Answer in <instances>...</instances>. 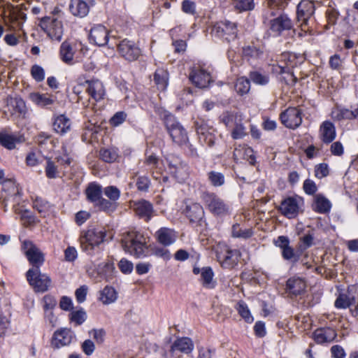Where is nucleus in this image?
<instances>
[{
    "instance_id": "603ef678",
    "label": "nucleus",
    "mask_w": 358,
    "mask_h": 358,
    "mask_svg": "<svg viewBox=\"0 0 358 358\" xmlns=\"http://www.w3.org/2000/svg\"><path fill=\"white\" fill-rule=\"evenodd\" d=\"M236 310L246 322L252 323L253 322V317L245 303L239 301L237 304Z\"/></svg>"
},
{
    "instance_id": "bf43d9fd",
    "label": "nucleus",
    "mask_w": 358,
    "mask_h": 358,
    "mask_svg": "<svg viewBox=\"0 0 358 358\" xmlns=\"http://www.w3.org/2000/svg\"><path fill=\"white\" fill-rule=\"evenodd\" d=\"M234 7L241 10H249L254 8L253 0H234Z\"/></svg>"
},
{
    "instance_id": "052dcab7",
    "label": "nucleus",
    "mask_w": 358,
    "mask_h": 358,
    "mask_svg": "<svg viewBox=\"0 0 358 358\" xmlns=\"http://www.w3.org/2000/svg\"><path fill=\"white\" fill-rule=\"evenodd\" d=\"M86 319V313L83 310L73 311L71 313L70 320L75 322L76 325H80Z\"/></svg>"
},
{
    "instance_id": "5fc2aeb1",
    "label": "nucleus",
    "mask_w": 358,
    "mask_h": 358,
    "mask_svg": "<svg viewBox=\"0 0 358 358\" xmlns=\"http://www.w3.org/2000/svg\"><path fill=\"white\" fill-rule=\"evenodd\" d=\"M103 194L109 200L117 203V201L120 197V190L115 186L110 185L106 187L103 190Z\"/></svg>"
},
{
    "instance_id": "f03ea898",
    "label": "nucleus",
    "mask_w": 358,
    "mask_h": 358,
    "mask_svg": "<svg viewBox=\"0 0 358 358\" xmlns=\"http://www.w3.org/2000/svg\"><path fill=\"white\" fill-rule=\"evenodd\" d=\"M164 122L173 143L180 147L187 144L188 141L187 133L174 115L171 113H166L164 116Z\"/></svg>"
},
{
    "instance_id": "774afa93",
    "label": "nucleus",
    "mask_w": 358,
    "mask_h": 358,
    "mask_svg": "<svg viewBox=\"0 0 358 358\" xmlns=\"http://www.w3.org/2000/svg\"><path fill=\"white\" fill-rule=\"evenodd\" d=\"M303 188L304 192L309 195L314 194L317 190L315 182L310 179H306L304 181Z\"/></svg>"
},
{
    "instance_id": "4468645a",
    "label": "nucleus",
    "mask_w": 358,
    "mask_h": 358,
    "mask_svg": "<svg viewBox=\"0 0 358 358\" xmlns=\"http://www.w3.org/2000/svg\"><path fill=\"white\" fill-rule=\"evenodd\" d=\"M120 55L129 62L136 60L141 54V49L131 41L124 39L115 44Z\"/></svg>"
},
{
    "instance_id": "9b49d317",
    "label": "nucleus",
    "mask_w": 358,
    "mask_h": 358,
    "mask_svg": "<svg viewBox=\"0 0 358 358\" xmlns=\"http://www.w3.org/2000/svg\"><path fill=\"white\" fill-rule=\"evenodd\" d=\"M201 199L209 210L216 215H222L228 212V206L217 195L214 193L203 192Z\"/></svg>"
},
{
    "instance_id": "72a5a7b5",
    "label": "nucleus",
    "mask_w": 358,
    "mask_h": 358,
    "mask_svg": "<svg viewBox=\"0 0 358 358\" xmlns=\"http://www.w3.org/2000/svg\"><path fill=\"white\" fill-rule=\"evenodd\" d=\"M330 201L321 194L315 196L313 209L319 213H326L330 210Z\"/></svg>"
},
{
    "instance_id": "20e7f679",
    "label": "nucleus",
    "mask_w": 358,
    "mask_h": 358,
    "mask_svg": "<svg viewBox=\"0 0 358 358\" xmlns=\"http://www.w3.org/2000/svg\"><path fill=\"white\" fill-rule=\"evenodd\" d=\"M106 234L105 231L92 228L81 233L80 243L83 250L88 254H92L95 247L104 241Z\"/></svg>"
},
{
    "instance_id": "37998d69",
    "label": "nucleus",
    "mask_w": 358,
    "mask_h": 358,
    "mask_svg": "<svg viewBox=\"0 0 358 358\" xmlns=\"http://www.w3.org/2000/svg\"><path fill=\"white\" fill-rule=\"evenodd\" d=\"M235 90L240 95H244L250 90V80L246 77L238 78L235 83Z\"/></svg>"
},
{
    "instance_id": "bb28decb",
    "label": "nucleus",
    "mask_w": 358,
    "mask_h": 358,
    "mask_svg": "<svg viewBox=\"0 0 358 358\" xmlns=\"http://www.w3.org/2000/svg\"><path fill=\"white\" fill-rule=\"evenodd\" d=\"M334 124L330 121H324L320 127V137L325 144L331 143L336 138Z\"/></svg>"
},
{
    "instance_id": "f8f14e48",
    "label": "nucleus",
    "mask_w": 358,
    "mask_h": 358,
    "mask_svg": "<svg viewBox=\"0 0 358 358\" xmlns=\"http://www.w3.org/2000/svg\"><path fill=\"white\" fill-rule=\"evenodd\" d=\"M275 246L281 250L282 258L293 264L299 262L301 252V251H295L294 249L290 246L289 240L287 236H280L276 240L274 241Z\"/></svg>"
},
{
    "instance_id": "dca6fc26",
    "label": "nucleus",
    "mask_w": 358,
    "mask_h": 358,
    "mask_svg": "<svg viewBox=\"0 0 358 358\" xmlns=\"http://www.w3.org/2000/svg\"><path fill=\"white\" fill-rule=\"evenodd\" d=\"M357 296H358V286H349L346 294H339L335 301V306L337 308H347L355 305Z\"/></svg>"
},
{
    "instance_id": "cd10ccee",
    "label": "nucleus",
    "mask_w": 358,
    "mask_h": 358,
    "mask_svg": "<svg viewBox=\"0 0 358 358\" xmlns=\"http://www.w3.org/2000/svg\"><path fill=\"white\" fill-rule=\"evenodd\" d=\"M71 120L64 115H59L55 117L52 127L54 131L60 134L64 135L71 130Z\"/></svg>"
},
{
    "instance_id": "1a4fd4ad",
    "label": "nucleus",
    "mask_w": 358,
    "mask_h": 358,
    "mask_svg": "<svg viewBox=\"0 0 358 358\" xmlns=\"http://www.w3.org/2000/svg\"><path fill=\"white\" fill-rule=\"evenodd\" d=\"M22 250L24 252L31 268L39 269L45 262L43 253L31 241L24 240L22 244Z\"/></svg>"
},
{
    "instance_id": "680f3d73",
    "label": "nucleus",
    "mask_w": 358,
    "mask_h": 358,
    "mask_svg": "<svg viewBox=\"0 0 358 358\" xmlns=\"http://www.w3.org/2000/svg\"><path fill=\"white\" fill-rule=\"evenodd\" d=\"M31 74L32 77L38 82H41L44 80L45 72L43 69L38 65H34L31 69Z\"/></svg>"
},
{
    "instance_id": "473e14b6",
    "label": "nucleus",
    "mask_w": 358,
    "mask_h": 358,
    "mask_svg": "<svg viewBox=\"0 0 358 358\" xmlns=\"http://www.w3.org/2000/svg\"><path fill=\"white\" fill-rule=\"evenodd\" d=\"M29 96L32 102L41 107L52 105L55 102V97L48 94L33 92L29 94Z\"/></svg>"
},
{
    "instance_id": "393cba45",
    "label": "nucleus",
    "mask_w": 358,
    "mask_h": 358,
    "mask_svg": "<svg viewBox=\"0 0 358 358\" xmlns=\"http://www.w3.org/2000/svg\"><path fill=\"white\" fill-rule=\"evenodd\" d=\"M194 349V344L192 340L187 337L177 338L171 346L170 352L173 356L177 352L189 354Z\"/></svg>"
},
{
    "instance_id": "0eeeda50",
    "label": "nucleus",
    "mask_w": 358,
    "mask_h": 358,
    "mask_svg": "<svg viewBox=\"0 0 358 358\" xmlns=\"http://www.w3.org/2000/svg\"><path fill=\"white\" fill-rule=\"evenodd\" d=\"M303 200L300 196H288L284 199L278 210L288 219L296 218L302 212Z\"/></svg>"
},
{
    "instance_id": "412c9836",
    "label": "nucleus",
    "mask_w": 358,
    "mask_h": 358,
    "mask_svg": "<svg viewBox=\"0 0 358 358\" xmlns=\"http://www.w3.org/2000/svg\"><path fill=\"white\" fill-rule=\"evenodd\" d=\"M292 27L291 19L285 14H281L270 22L271 30L278 35L283 31L291 29Z\"/></svg>"
},
{
    "instance_id": "5701e85b",
    "label": "nucleus",
    "mask_w": 358,
    "mask_h": 358,
    "mask_svg": "<svg viewBox=\"0 0 358 358\" xmlns=\"http://www.w3.org/2000/svg\"><path fill=\"white\" fill-rule=\"evenodd\" d=\"M155 236L157 242L164 247L172 245L177 238L176 232L173 229L167 227L160 228L156 231Z\"/></svg>"
},
{
    "instance_id": "de8ad7c7",
    "label": "nucleus",
    "mask_w": 358,
    "mask_h": 358,
    "mask_svg": "<svg viewBox=\"0 0 358 358\" xmlns=\"http://www.w3.org/2000/svg\"><path fill=\"white\" fill-rule=\"evenodd\" d=\"M231 130V137L234 139H241L245 137L247 134V129L240 118L238 121L234 124Z\"/></svg>"
},
{
    "instance_id": "79ce46f5",
    "label": "nucleus",
    "mask_w": 358,
    "mask_h": 358,
    "mask_svg": "<svg viewBox=\"0 0 358 358\" xmlns=\"http://www.w3.org/2000/svg\"><path fill=\"white\" fill-rule=\"evenodd\" d=\"M154 81L158 88L164 90L168 84V72L164 69H157L154 74Z\"/></svg>"
},
{
    "instance_id": "e2e57ef3",
    "label": "nucleus",
    "mask_w": 358,
    "mask_h": 358,
    "mask_svg": "<svg viewBox=\"0 0 358 358\" xmlns=\"http://www.w3.org/2000/svg\"><path fill=\"white\" fill-rule=\"evenodd\" d=\"M329 175V166L325 163L317 165L315 168V176L317 178H322Z\"/></svg>"
},
{
    "instance_id": "f3484780",
    "label": "nucleus",
    "mask_w": 358,
    "mask_h": 358,
    "mask_svg": "<svg viewBox=\"0 0 358 358\" xmlns=\"http://www.w3.org/2000/svg\"><path fill=\"white\" fill-rule=\"evenodd\" d=\"M90 39L98 46H103L108 44L109 48L114 46L109 43L108 31L101 24H96L92 27L90 33Z\"/></svg>"
},
{
    "instance_id": "c9c22d12",
    "label": "nucleus",
    "mask_w": 358,
    "mask_h": 358,
    "mask_svg": "<svg viewBox=\"0 0 358 358\" xmlns=\"http://www.w3.org/2000/svg\"><path fill=\"white\" fill-rule=\"evenodd\" d=\"M242 52L243 55L250 60L259 59L262 57L264 51L260 47L252 43L243 46Z\"/></svg>"
},
{
    "instance_id": "a19ab883",
    "label": "nucleus",
    "mask_w": 358,
    "mask_h": 358,
    "mask_svg": "<svg viewBox=\"0 0 358 358\" xmlns=\"http://www.w3.org/2000/svg\"><path fill=\"white\" fill-rule=\"evenodd\" d=\"M283 60L287 61L285 65L280 64L278 66V68L280 69L279 73H290L291 76L293 78L294 83L296 81V78L294 76L292 70L294 66V64H293V61L291 60V57H293L294 59V55H290L288 53H284L281 55Z\"/></svg>"
},
{
    "instance_id": "69168bd1",
    "label": "nucleus",
    "mask_w": 358,
    "mask_h": 358,
    "mask_svg": "<svg viewBox=\"0 0 358 358\" xmlns=\"http://www.w3.org/2000/svg\"><path fill=\"white\" fill-rule=\"evenodd\" d=\"M195 128L199 137L200 136L205 135L206 134L213 132V128L208 127L203 122H196L195 124Z\"/></svg>"
},
{
    "instance_id": "6ab92c4d",
    "label": "nucleus",
    "mask_w": 358,
    "mask_h": 358,
    "mask_svg": "<svg viewBox=\"0 0 358 358\" xmlns=\"http://www.w3.org/2000/svg\"><path fill=\"white\" fill-rule=\"evenodd\" d=\"M185 213L190 222L201 225L204 222V210L198 203L187 204L185 209Z\"/></svg>"
},
{
    "instance_id": "2f4dec72",
    "label": "nucleus",
    "mask_w": 358,
    "mask_h": 358,
    "mask_svg": "<svg viewBox=\"0 0 358 358\" xmlns=\"http://www.w3.org/2000/svg\"><path fill=\"white\" fill-rule=\"evenodd\" d=\"M102 192L101 186L94 182L90 183L85 190L87 200L94 205L102 198Z\"/></svg>"
},
{
    "instance_id": "58836bf2",
    "label": "nucleus",
    "mask_w": 358,
    "mask_h": 358,
    "mask_svg": "<svg viewBox=\"0 0 358 358\" xmlns=\"http://www.w3.org/2000/svg\"><path fill=\"white\" fill-rule=\"evenodd\" d=\"M74 52L71 45L66 41L62 43L60 47V57L62 60L67 64H72Z\"/></svg>"
},
{
    "instance_id": "7ed1b4c3",
    "label": "nucleus",
    "mask_w": 358,
    "mask_h": 358,
    "mask_svg": "<svg viewBox=\"0 0 358 358\" xmlns=\"http://www.w3.org/2000/svg\"><path fill=\"white\" fill-rule=\"evenodd\" d=\"M165 161L169 173L179 182H183L189 178V167L180 156L168 154L165 157Z\"/></svg>"
},
{
    "instance_id": "f704fd0d",
    "label": "nucleus",
    "mask_w": 358,
    "mask_h": 358,
    "mask_svg": "<svg viewBox=\"0 0 358 358\" xmlns=\"http://www.w3.org/2000/svg\"><path fill=\"white\" fill-rule=\"evenodd\" d=\"M22 201V196H14L8 199H0V207L6 212L8 207H12L15 213H19L22 211V205L20 202Z\"/></svg>"
},
{
    "instance_id": "a878e982",
    "label": "nucleus",
    "mask_w": 358,
    "mask_h": 358,
    "mask_svg": "<svg viewBox=\"0 0 358 358\" xmlns=\"http://www.w3.org/2000/svg\"><path fill=\"white\" fill-rule=\"evenodd\" d=\"M22 196L18 185L13 180H6L3 182L0 199H8L14 196Z\"/></svg>"
},
{
    "instance_id": "aec40b11",
    "label": "nucleus",
    "mask_w": 358,
    "mask_h": 358,
    "mask_svg": "<svg viewBox=\"0 0 358 358\" xmlns=\"http://www.w3.org/2000/svg\"><path fill=\"white\" fill-rule=\"evenodd\" d=\"M26 111L24 101L20 97H8L6 100V106L4 109L5 113L10 115H20Z\"/></svg>"
},
{
    "instance_id": "f257e3e1",
    "label": "nucleus",
    "mask_w": 358,
    "mask_h": 358,
    "mask_svg": "<svg viewBox=\"0 0 358 358\" xmlns=\"http://www.w3.org/2000/svg\"><path fill=\"white\" fill-rule=\"evenodd\" d=\"M146 243V238L143 234L136 231H130L122 239V247L126 252L140 257L145 255Z\"/></svg>"
},
{
    "instance_id": "6e6552de",
    "label": "nucleus",
    "mask_w": 358,
    "mask_h": 358,
    "mask_svg": "<svg viewBox=\"0 0 358 358\" xmlns=\"http://www.w3.org/2000/svg\"><path fill=\"white\" fill-rule=\"evenodd\" d=\"M48 36L54 41H60L63 36V25L62 21L55 16H47L43 17L39 24Z\"/></svg>"
},
{
    "instance_id": "39448f33",
    "label": "nucleus",
    "mask_w": 358,
    "mask_h": 358,
    "mask_svg": "<svg viewBox=\"0 0 358 358\" xmlns=\"http://www.w3.org/2000/svg\"><path fill=\"white\" fill-rule=\"evenodd\" d=\"M26 278L35 292L44 293L51 286L50 277L41 272V269L29 268L26 273Z\"/></svg>"
},
{
    "instance_id": "423d86ee",
    "label": "nucleus",
    "mask_w": 358,
    "mask_h": 358,
    "mask_svg": "<svg viewBox=\"0 0 358 358\" xmlns=\"http://www.w3.org/2000/svg\"><path fill=\"white\" fill-rule=\"evenodd\" d=\"M241 252L237 249H231L227 245H218L216 249V257L224 268H232L237 265Z\"/></svg>"
},
{
    "instance_id": "9d476101",
    "label": "nucleus",
    "mask_w": 358,
    "mask_h": 358,
    "mask_svg": "<svg viewBox=\"0 0 358 358\" xmlns=\"http://www.w3.org/2000/svg\"><path fill=\"white\" fill-rule=\"evenodd\" d=\"M211 34L227 41L234 40L237 37L238 29L236 23L229 21H221L213 25Z\"/></svg>"
},
{
    "instance_id": "a211bd4d",
    "label": "nucleus",
    "mask_w": 358,
    "mask_h": 358,
    "mask_svg": "<svg viewBox=\"0 0 358 358\" xmlns=\"http://www.w3.org/2000/svg\"><path fill=\"white\" fill-rule=\"evenodd\" d=\"M73 336V334L70 329L61 328L54 333L51 340V346L58 349L68 345L71 343Z\"/></svg>"
},
{
    "instance_id": "864d4df0",
    "label": "nucleus",
    "mask_w": 358,
    "mask_h": 358,
    "mask_svg": "<svg viewBox=\"0 0 358 358\" xmlns=\"http://www.w3.org/2000/svg\"><path fill=\"white\" fill-rule=\"evenodd\" d=\"M208 179L214 187H220L224 183V176L222 173L211 171L208 173Z\"/></svg>"
},
{
    "instance_id": "09e8293b",
    "label": "nucleus",
    "mask_w": 358,
    "mask_h": 358,
    "mask_svg": "<svg viewBox=\"0 0 358 358\" xmlns=\"http://www.w3.org/2000/svg\"><path fill=\"white\" fill-rule=\"evenodd\" d=\"M18 141V138L13 135L7 134H0V144L9 150L15 148V144Z\"/></svg>"
},
{
    "instance_id": "49530a36",
    "label": "nucleus",
    "mask_w": 358,
    "mask_h": 358,
    "mask_svg": "<svg viewBox=\"0 0 358 358\" xmlns=\"http://www.w3.org/2000/svg\"><path fill=\"white\" fill-rule=\"evenodd\" d=\"M240 118L237 114L229 111L223 113L220 117V122L228 128L233 127Z\"/></svg>"
},
{
    "instance_id": "b1692460",
    "label": "nucleus",
    "mask_w": 358,
    "mask_h": 358,
    "mask_svg": "<svg viewBox=\"0 0 358 358\" xmlns=\"http://www.w3.org/2000/svg\"><path fill=\"white\" fill-rule=\"evenodd\" d=\"M134 209L136 215L140 218L144 219L146 222H148L153 217L155 213L152 204L143 199L135 202Z\"/></svg>"
},
{
    "instance_id": "c03bdc74",
    "label": "nucleus",
    "mask_w": 358,
    "mask_h": 358,
    "mask_svg": "<svg viewBox=\"0 0 358 358\" xmlns=\"http://www.w3.org/2000/svg\"><path fill=\"white\" fill-rule=\"evenodd\" d=\"M249 78L253 83L259 85H266L270 80L268 74L262 73L257 71H250L249 73Z\"/></svg>"
},
{
    "instance_id": "8fccbe9b",
    "label": "nucleus",
    "mask_w": 358,
    "mask_h": 358,
    "mask_svg": "<svg viewBox=\"0 0 358 358\" xmlns=\"http://www.w3.org/2000/svg\"><path fill=\"white\" fill-rule=\"evenodd\" d=\"M99 155L102 160L108 163H112L115 162L118 157L117 151L112 148L101 149Z\"/></svg>"
},
{
    "instance_id": "6e6d98bb",
    "label": "nucleus",
    "mask_w": 358,
    "mask_h": 358,
    "mask_svg": "<svg viewBox=\"0 0 358 358\" xmlns=\"http://www.w3.org/2000/svg\"><path fill=\"white\" fill-rule=\"evenodd\" d=\"M15 213L20 215V219L25 227H29L36 222L35 217L31 215L29 210L24 209L23 206H22V211Z\"/></svg>"
},
{
    "instance_id": "c85d7f7f",
    "label": "nucleus",
    "mask_w": 358,
    "mask_h": 358,
    "mask_svg": "<svg viewBox=\"0 0 358 358\" xmlns=\"http://www.w3.org/2000/svg\"><path fill=\"white\" fill-rule=\"evenodd\" d=\"M88 86L87 92L95 101H99L103 98L105 90L103 84L99 80L87 81Z\"/></svg>"
},
{
    "instance_id": "c756f323",
    "label": "nucleus",
    "mask_w": 358,
    "mask_h": 358,
    "mask_svg": "<svg viewBox=\"0 0 358 358\" xmlns=\"http://www.w3.org/2000/svg\"><path fill=\"white\" fill-rule=\"evenodd\" d=\"M286 286L289 294L295 296L301 295L306 287L305 281L299 278H289L287 281Z\"/></svg>"
},
{
    "instance_id": "a18cd8bd",
    "label": "nucleus",
    "mask_w": 358,
    "mask_h": 358,
    "mask_svg": "<svg viewBox=\"0 0 358 358\" xmlns=\"http://www.w3.org/2000/svg\"><path fill=\"white\" fill-rule=\"evenodd\" d=\"M94 206L107 213H113L117 207V203L103 197Z\"/></svg>"
},
{
    "instance_id": "338daca9",
    "label": "nucleus",
    "mask_w": 358,
    "mask_h": 358,
    "mask_svg": "<svg viewBox=\"0 0 358 358\" xmlns=\"http://www.w3.org/2000/svg\"><path fill=\"white\" fill-rule=\"evenodd\" d=\"M127 117V114L123 111L116 113L110 120L112 126L117 127L123 123Z\"/></svg>"
},
{
    "instance_id": "4d7b16f0",
    "label": "nucleus",
    "mask_w": 358,
    "mask_h": 358,
    "mask_svg": "<svg viewBox=\"0 0 358 358\" xmlns=\"http://www.w3.org/2000/svg\"><path fill=\"white\" fill-rule=\"evenodd\" d=\"M45 171L47 178L50 179L56 178L59 174L56 162L55 161H52L50 159H48L46 162Z\"/></svg>"
},
{
    "instance_id": "4be33fe9",
    "label": "nucleus",
    "mask_w": 358,
    "mask_h": 358,
    "mask_svg": "<svg viewBox=\"0 0 358 358\" xmlns=\"http://www.w3.org/2000/svg\"><path fill=\"white\" fill-rule=\"evenodd\" d=\"M189 79L196 87L205 88L210 84L211 76L205 70L196 69L192 71L189 74Z\"/></svg>"
},
{
    "instance_id": "4c0bfd02",
    "label": "nucleus",
    "mask_w": 358,
    "mask_h": 358,
    "mask_svg": "<svg viewBox=\"0 0 358 358\" xmlns=\"http://www.w3.org/2000/svg\"><path fill=\"white\" fill-rule=\"evenodd\" d=\"M98 273L106 281H110L114 278L115 266L113 262L108 261L103 265L98 267Z\"/></svg>"
},
{
    "instance_id": "ddd939ff",
    "label": "nucleus",
    "mask_w": 358,
    "mask_h": 358,
    "mask_svg": "<svg viewBox=\"0 0 358 358\" xmlns=\"http://www.w3.org/2000/svg\"><path fill=\"white\" fill-rule=\"evenodd\" d=\"M315 12L314 3L308 0H302L297 6L296 18L299 22H301L300 27L301 31L306 32L308 21Z\"/></svg>"
},
{
    "instance_id": "7c9ffc66",
    "label": "nucleus",
    "mask_w": 358,
    "mask_h": 358,
    "mask_svg": "<svg viewBox=\"0 0 358 358\" xmlns=\"http://www.w3.org/2000/svg\"><path fill=\"white\" fill-rule=\"evenodd\" d=\"M69 9L73 15L80 17L86 16L90 10L89 6L83 0H71Z\"/></svg>"
},
{
    "instance_id": "2eb2a0df",
    "label": "nucleus",
    "mask_w": 358,
    "mask_h": 358,
    "mask_svg": "<svg viewBox=\"0 0 358 358\" xmlns=\"http://www.w3.org/2000/svg\"><path fill=\"white\" fill-rule=\"evenodd\" d=\"M280 120L286 127L296 129L302 122L301 111L296 107H289L280 114Z\"/></svg>"
},
{
    "instance_id": "0e129e2a",
    "label": "nucleus",
    "mask_w": 358,
    "mask_h": 358,
    "mask_svg": "<svg viewBox=\"0 0 358 358\" xmlns=\"http://www.w3.org/2000/svg\"><path fill=\"white\" fill-rule=\"evenodd\" d=\"M182 10L189 15L196 14V4L191 0H184L182 2Z\"/></svg>"
},
{
    "instance_id": "13d9d810",
    "label": "nucleus",
    "mask_w": 358,
    "mask_h": 358,
    "mask_svg": "<svg viewBox=\"0 0 358 358\" xmlns=\"http://www.w3.org/2000/svg\"><path fill=\"white\" fill-rule=\"evenodd\" d=\"M314 244V236L310 232L305 234L303 236L300 238V244L299 246V250L302 252L306 249L309 248Z\"/></svg>"
},
{
    "instance_id": "e433bc0d",
    "label": "nucleus",
    "mask_w": 358,
    "mask_h": 358,
    "mask_svg": "<svg viewBox=\"0 0 358 358\" xmlns=\"http://www.w3.org/2000/svg\"><path fill=\"white\" fill-rule=\"evenodd\" d=\"M214 273L209 266L203 267L201 271V280L204 287L213 289L215 286V282L213 280Z\"/></svg>"
},
{
    "instance_id": "3c124183",
    "label": "nucleus",
    "mask_w": 358,
    "mask_h": 358,
    "mask_svg": "<svg viewBox=\"0 0 358 358\" xmlns=\"http://www.w3.org/2000/svg\"><path fill=\"white\" fill-rule=\"evenodd\" d=\"M232 236L235 238H248L253 235L252 229H242L238 224L232 226Z\"/></svg>"
},
{
    "instance_id": "ea45409f",
    "label": "nucleus",
    "mask_w": 358,
    "mask_h": 358,
    "mask_svg": "<svg viewBox=\"0 0 358 358\" xmlns=\"http://www.w3.org/2000/svg\"><path fill=\"white\" fill-rule=\"evenodd\" d=\"M99 299L103 304H110L117 299V292L112 287L106 286L101 292Z\"/></svg>"
}]
</instances>
